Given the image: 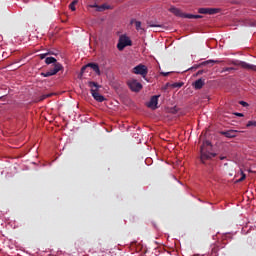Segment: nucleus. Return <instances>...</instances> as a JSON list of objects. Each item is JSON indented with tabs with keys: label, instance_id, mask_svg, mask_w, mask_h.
<instances>
[{
	"label": "nucleus",
	"instance_id": "23",
	"mask_svg": "<svg viewBox=\"0 0 256 256\" xmlns=\"http://www.w3.org/2000/svg\"><path fill=\"white\" fill-rule=\"evenodd\" d=\"M87 67H89V65H85L81 68L80 74H79V79H81L83 77V74L85 73V69H87Z\"/></svg>",
	"mask_w": 256,
	"mask_h": 256
},
{
	"label": "nucleus",
	"instance_id": "33",
	"mask_svg": "<svg viewBox=\"0 0 256 256\" xmlns=\"http://www.w3.org/2000/svg\"><path fill=\"white\" fill-rule=\"evenodd\" d=\"M203 73V71H198L197 75H201Z\"/></svg>",
	"mask_w": 256,
	"mask_h": 256
},
{
	"label": "nucleus",
	"instance_id": "11",
	"mask_svg": "<svg viewBox=\"0 0 256 256\" xmlns=\"http://www.w3.org/2000/svg\"><path fill=\"white\" fill-rule=\"evenodd\" d=\"M194 89H203V86L205 85V80L198 79L193 84Z\"/></svg>",
	"mask_w": 256,
	"mask_h": 256
},
{
	"label": "nucleus",
	"instance_id": "4",
	"mask_svg": "<svg viewBox=\"0 0 256 256\" xmlns=\"http://www.w3.org/2000/svg\"><path fill=\"white\" fill-rule=\"evenodd\" d=\"M132 45H133V42L131 41V38H129L127 35H121L119 37L117 49L119 51H123L125 47H131Z\"/></svg>",
	"mask_w": 256,
	"mask_h": 256
},
{
	"label": "nucleus",
	"instance_id": "1",
	"mask_svg": "<svg viewBox=\"0 0 256 256\" xmlns=\"http://www.w3.org/2000/svg\"><path fill=\"white\" fill-rule=\"evenodd\" d=\"M212 146L210 141H204L201 148H200V161L205 164V161H209V159H213L216 157V153L211 152Z\"/></svg>",
	"mask_w": 256,
	"mask_h": 256
},
{
	"label": "nucleus",
	"instance_id": "18",
	"mask_svg": "<svg viewBox=\"0 0 256 256\" xmlns=\"http://www.w3.org/2000/svg\"><path fill=\"white\" fill-rule=\"evenodd\" d=\"M92 7H96L97 11H105V9H109V7H107V5H105V4H103L101 6L93 5Z\"/></svg>",
	"mask_w": 256,
	"mask_h": 256
},
{
	"label": "nucleus",
	"instance_id": "3",
	"mask_svg": "<svg viewBox=\"0 0 256 256\" xmlns=\"http://www.w3.org/2000/svg\"><path fill=\"white\" fill-rule=\"evenodd\" d=\"M59 51H49L47 53L44 54H40L39 58L41 60L44 59V63H46V65H51L52 63H57V58L52 57L51 55H58Z\"/></svg>",
	"mask_w": 256,
	"mask_h": 256
},
{
	"label": "nucleus",
	"instance_id": "13",
	"mask_svg": "<svg viewBox=\"0 0 256 256\" xmlns=\"http://www.w3.org/2000/svg\"><path fill=\"white\" fill-rule=\"evenodd\" d=\"M209 63H223L221 60H207L200 62L198 65H209Z\"/></svg>",
	"mask_w": 256,
	"mask_h": 256
},
{
	"label": "nucleus",
	"instance_id": "30",
	"mask_svg": "<svg viewBox=\"0 0 256 256\" xmlns=\"http://www.w3.org/2000/svg\"><path fill=\"white\" fill-rule=\"evenodd\" d=\"M171 85L172 84H170V83H166V85L164 86V89H167V88L171 87Z\"/></svg>",
	"mask_w": 256,
	"mask_h": 256
},
{
	"label": "nucleus",
	"instance_id": "15",
	"mask_svg": "<svg viewBox=\"0 0 256 256\" xmlns=\"http://www.w3.org/2000/svg\"><path fill=\"white\" fill-rule=\"evenodd\" d=\"M186 19H203L201 15L186 14Z\"/></svg>",
	"mask_w": 256,
	"mask_h": 256
},
{
	"label": "nucleus",
	"instance_id": "28",
	"mask_svg": "<svg viewBox=\"0 0 256 256\" xmlns=\"http://www.w3.org/2000/svg\"><path fill=\"white\" fill-rule=\"evenodd\" d=\"M240 105H242V107H248L249 104L245 101H240Z\"/></svg>",
	"mask_w": 256,
	"mask_h": 256
},
{
	"label": "nucleus",
	"instance_id": "29",
	"mask_svg": "<svg viewBox=\"0 0 256 256\" xmlns=\"http://www.w3.org/2000/svg\"><path fill=\"white\" fill-rule=\"evenodd\" d=\"M235 115H236V117H243V113L237 112V113H235Z\"/></svg>",
	"mask_w": 256,
	"mask_h": 256
},
{
	"label": "nucleus",
	"instance_id": "6",
	"mask_svg": "<svg viewBox=\"0 0 256 256\" xmlns=\"http://www.w3.org/2000/svg\"><path fill=\"white\" fill-rule=\"evenodd\" d=\"M133 73H135V75H141L142 77H147V73H148L147 66L138 65L133 68Z\"/></svg>",
	"mask_w": 256,
	"mask_h": 256
},
{
	"label": "nucleus",
	"instance_id": "19",
	"mask_svg": "<svg viewBox=\"0 0 256 256\" xmlns=\"http://www.w3.org/2000/svg\"><path fill=\"white\" fill-rule=\"evenodd\" d=\"M148 27H161V25L157 24V21H148Z\"/></svg>",
	"mask_w": 256,
	"mask_h": 256
},
{
	"label": "nucleus",
	"instance_id": "35",
	"mask_svg": "<svg viewBox=\"0 0 256 256\" xmlns=\"http://www.w3.org/2000/svg\"><path fill=\"white\" fill-rule=\"evenodd\" d=\"M233 65H239V63H237V62H234V63H233Z\"/></svg>",
	"mask_w": 256,
	"mask_h": 256
},
{
	"label": "nucleus",
	"instance_id": "22",
	"mask_svg": "<svg viewBox=\"0 0 256 256\" xmlns=\"http://www.w3.org/2000/svg\"><path fill=\"white\" fill-rule=\"evenodd\" d=\"M171 87H173L174 89L175 88H181V87H183V82H176V83H173L172 85H171Z\"/></svg>",
	"mask_w": 256,
	"mask_h": 256
},
{
	"label": "nucleus",
	"instance_id": "14",
	"mask_svg": "<svg viewBox=\"0 0 256 256\" xmlns=\"http://www.w3.org/2000/svg\"><path fill=\"white\" fill-rule=\"evenodd\" d=\"M91 69L95 72L96 75H101V70L99 69V65H89Z\"/></svg>",
	"mask_w": 256,
	"mask_h": 256
},
{
	"label": "nucleus",
	"instance_id": "21",
	"mask_svg": "<svg viewBox=\"0 0 256 256\" xmlns=\"http://www.w3.org/2000/svg\"><path fill=\"white\" fill-rule=\"evenodd\" d=\"M198 13L202 15H208V8H200L198 9Z\"/></svg>",
	"mask_w": 256,
	"mask_h": 256
},
{
	"label": "nucleus",
	"instance_id": "34",
	"mask_svg": "<svg viewBox=\"0 0 256 256\" xmlns=\"http://www.w3.org/2000/svg\"><path fill=\"white\" fill-rule=\"evenodd\" d=\"M240 65H248L247 63H245V62H242V63H240Z\"/></svg>",
	"mask_w": 256,
	"mask_h": 256
},
{
	"label": "nucleus",
	"instance_id": "5",
	"mask_svg": "<svg viewBox=\"0 0 256 256\" xmlns=\"http://www.w3.org/2000/svg\"><path fill=\"white\" fill-rule=\"evenodd\" d=\"M61 69H63V66L55 65L54 68H51L50 70H48L46 72H42L41 75H42V77H53V75H57V73H59V71H61Z\"/></svg>",
	"mask_w": 256,
	"mask_h": 256
},
{
	"label": "nucleus",
	"instance_id": "25",
	"mask_svg": "<svg viewBox=\"0 0 256 256\" xmlns=\"http://www.w3.org/2000/svg\"><path fill=\"white\" fill-rule=\"evenodd\" d=\"M247 127H256V121H249Z\"/></svg>",
	"mask_w": 256,
	"mask_h": 256
},
{
	"label": "nucleus",
	"instance_id": "12",
	"mask_svg": "<svg viewBox=\"0 0 256 256\" xmlns=\"http://www.w3.org/2000/svg\"><path fill=\"white\" fill-rule=\"evenodd\" d=\"M130 25H135V29L137 31H143V28L141 27V21H137L136 19H132L130 21Z\"/></svg>",
	"mask_w": 256,
	"mask_h": 256
},
{
	"label": "nucleus",
	"instance_id": "31",
	"mask_svg": "<svg viewBox=\"0 0 256 256\" xmlns=\"http://www.w3.org/2000/svg\"><path fill=\"white\" fill-rule=\"evenodd\" d=\"M224 159H227L225 156H220V160L223 161Z\"/></svg>",
	"mask_w": 256,
	"mask_h": 256
},
{
	"label": "nucleus",
	"instance_id": "8",
	"mask_svg": "<svg viewBox=\"0 0 256 256\" xmlns=\"http://www.w3.org/2000/svg\"><path fill=\"white\" fill-rule=\"evenodd\" d=\"M169 12L173 13V15H175L176 17H181L182 19H187V13H183L181 11V9L175 7V6H171L169 8Z\"/></svg>",
	"mask_w": 256,
	"mask_h": 256
},
{
	"label": "nucleus",
	"instance_id": "27",
	"mask_svg": "<svg viewBox=\"0 0 256 256\" xmlns=\"http://www.w3.org/2000/svg\"><path fill=\"white\" fill-rule=\"evenodd\" d=\"M171 72H163L160 71V75H163V77H167V75H170Z\"/></svg>",
	"mask_w": 256,
	"mask_h": 256
},
{
	"label": "nucleus",
	"instance_id": "24",
	"mask_svg": "<svg viewBox=\"0 0 256 256\" xmlns=\"http://www.w3.org/2000/svg\"><path fill=\"white\" fill-rule=\"evenodd\" d=\"M48 97H53V93H49V94H44L41 96V101H43L44 99H48Z\"/></svg>",
	"mask_w": 256,
	"mask_h": 256
},
{
	"label": "nucleus",
	"instance_id": "20",
	"mask_svg": "<svg viewBox=\"0 0 256 256\" xmlns=\"http://www.w3.org/2000/svg\"><path fill=\"white\" fill-rule=\"evenodd\" d=\"M244 69H248L250 71H256V65H244Z\"/></svg>",
	"mask_w": 256,
	"mask_h": 256
},
{
	"label": "nucleus",
	"instance_id": "32",
	"mask_svg": "<svg viewBox=\"0 0 256 256\" xmlns=\"http://www.w3.org/2000/svg\"><path fill=\"white\" fill-rule=\"evenodd\" d=\"M87 65H97V63L90 62V63H87Z\"/></svg>",
	"mask_w": 256,
	"mask_h": 256
},
{
	"label": "nucleus",
	"instance_id": "7",
	"mask_svg": "<svg viewBox=\"0 0 256 256\" xmlns=\"http://www.w3.org/2000/svg\"><path fill=\"white\" fill-rule=\"evenodd\" d=\"M128 87L131 89V91H134L135 93L139 92L140 89H143V85L137 80H129Z\"/></svg>",
	"mask_w": 256,
	"mask_h": 256
},
{
	"label": "nucleus",
	"instance_id": "26",
	"mask_svg": "<svg viewBox=\"0 0 256 256\" xmlns=\"http://www.w3.org/2000/svg\"><path fill=\"white\" fill-rule=\"evenodd\" d=\"M246 177H247V176L245 175V173L242 172V176H241V178L238 180V182L241 183V181H245Z\"/></svg>",
	"mask_w": 256,
	"mask_h": 256
},
{
	"label": "nucleus",
	"instance_id": "17",
	"mask_svg": "<svg viewBox=\"0 0 256 256\" xmlns=\"http://www.w3.org/2000/svg\"><path fill=\"white\" fill-rule=\"evenodd\" d=\"M77 3H79L78 0L72 1L71 4L69 5V9H71V11H76L75 6L77 5Z\"/></svg>",
	"mask_w": 256,
	"mask_h": 256
},
{
	"label": "nucleus",
	"instance_id": "2",
	"mask_svg": "<svg viewBox=\"0 0 256 256\" xmlns=\"http://www.w3.org/2000/svg\"><path fill=\"white\" fill-rule=\"evenodd\" d=\"M88 85L91 88L90 92L93 99H95V101H98V103H103V101H105V96L97 92L99 91V89H101V86L97 84V82H89Z\"/></svg>",
	"mask_w": 256,
	"mask_h": 256
},
{
	"label": "nucleus",
	"instance_id": "16",
	"mask_svg": "<svg viewBox=\"0 0 256 256\" xmlns=\"http://www.w3.org/2000/svg\"><path fill=\"white\" fill-rule=\"evenodd\" d=\"M219 13V9L217 8H208V15H215Z\"/></svg>",
	"mask_w": 256,
	"mask_h": 256
},
{
	"label": "nucleus",
	"instance_id": "9",
	"mask_svg": "<svg viewBox=\"0 0 256 256\" xmlns=\"http://www.w3.org/2000/svg\"><path fill=\"white\" fill-rule=\"evenodd\" d=\"M158 103H159V96L157 95L152 96L150 99V102L148 103V107H150V109H157Z\"/></svg>",
	"mask_w": 256,
	"mask_h": 256
},
{
	"label": "nucleus",
	"instance_id": "10",
	"mask_svg": "<svg viewBox=\"0 0 256 256\" xmlns=\"http://www.w3.org/2000/svg\"><path fill=\"white\" fill-rule=\"evenodd\" d=\"M220 134L224 135V137H227L228 139H233L234 137H237L236 130L222 131V132H220Z\"/></svg>",
	"mask_w": 256,
	"mask_h": 256
}]
</instances>
